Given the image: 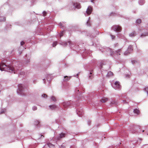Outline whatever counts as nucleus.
<instances>
[{
  "mask_svg": "<svg viewBox=\"0 0 148 148\" xmlns=\"http://www.w3.org/2000/svg\"><path fill=\"white\" fill-rule=\"evenodd\" d=\"M0 70L1 71L9 70L13 71L14 69L13 67L9 65L7 66L4 62H2L0 64Z\"/></svg>",
  "mask_w": 148,
  "mask_h": 148,
  "instance_id": "f257e3e1",
  "label": "nucleus"
},
{
  "mask_svg": "<svg viewBox=\"0 0 148 148\" xmlns=\"http://www.w3.org/2000/svg\"><path fill=\"white\" fill-rule=\"evenodd\" d=\"M112 28L114 31L116 32L120 31L121 30V27L119 25H114Z\"/></svg>",
  "mask_w": 148,
  "mask_h": 148,
  "instance_id": "f03ea898",
  "label": "nucleus"
},
{
  "mask_svg": "<svg viewBox=\"0 0 148 148\" xmlns=\"http://www.w3.org/2000/svg\"><path fill=\"white\" fill-rule=\"evenodd\" d=\"M18 88L20 92H18V93H19L21 95H25L24 94V93L23 91V88L21 84H19L18 85Z\"/></svg>",
  "mask_w": 148,
  "mask_h": 148,
  "instance_id": "7ed1b4c3",
  "label": "nucleus"
},
{
  "mask_svg": "<svg viewBox=\"0 0 148 148\" xmlns=\"http://www.w3.org/2000/svg\"><path fill=\"white\" fill-rule=\"evenodd\" d=\"M92 11V8L91 6H89L87 8L86 13H87L88 15H90Z\"/></svg>",
  "mask_w": 148,
  "mask_h": 148,
  "instance_id": "20e7f679",
  "label": "nucleus"
},
{
  "mask_svg": "<svg viewBox=\"0 0 148 148\" xmlns=\"http://www.w3.org/2000/svg\"><path fill=\"white\" fill-rule=\"evenodd\" d=\"M115 88L116 89H119L121 88V86L120 84V83L119 82H116L114 83Z\"/></svg>",
  "mask_w": 148,
  "mask_h": 148,
  "instance_id": "39448f33",
  "label": "nucleus"
},
{
  "mask_svg": "<svg viewBox=\"0 0 148 148\" xmlns=\"http://www.w3.org/2000/svg\"><path fill=\"white\" fill-rule=\"evenodd\" d=\"M121 52V49H119L115 51L113 53V54L117 56H119L120 55Z\"/></svg>",
  "mask_w": 148,
  "mask_h": 148,
  "instance_id": "423d86ee",
  "label": "nucleus"
},
{
  "mask_svg": "<svg viewBox=\"0 0 148 148\" xmlns=\"http://www.w3.org/2000/svg\"><path fill=\"white\" fill-rule=\"evenodd\" d=\"M108 100V99L105 97H103L101 99V101L102 103H105Z\"/></svg>",
  "mask_w": 148,
  "mask_h": 148,
  "instance_id": "0eeeda50",
  "label": "nucleus"
},
{
  "mask_svg": "<svg viewBox=\"0 0 148 148\" xmlns=\"http://www.w3.org/2000/svg\"><path fill=\"white\" fill-rule=\"evenodd\" d=\"M71 77H68L67 76H65L64 77V79L63 80L65 82L69 80L71 78Z\"/></svg>",
  "mask_w": 148,
  "mask_h": 148,
  "instance_id": "6e6552de",
  "label": "nucleus"
},
{
  "mask_svg": "<svg viewBox=\"0 0 148 148\" xmlns=\"http://www.w3.org/2000/svg\"><path fill=\"white\" fill-rule=\"evenodd\" d=\"M74 5L75 7L76 8L78 9L80 8L81 7L80 4L78 3H75L74 4Z\"/></svg>",
  "mask_w": 148,
  "mask_h": 148,
  "instance_id": "1a4fd4ad",
  "label": "nucleus"
},
{
  "mask_svg": "<svg viewBox=\"0 0 148 148\" xmlns=\"http://www.w3.org/2000/svg\"><path fill=\"white\" fill-rule=\"evenodd\" d=\"M65 134L62 133L60 134V136L58 138V140L60 139V138L65 137Z\"/></svg>",
  "mask_w": 148,
  "mask_h": 148,
  "instance_id": "9d476101",
  "label": "nucleus"
},
{
  "mask_svg": "<svg viewBox=\"0 0 148 148\" xmlns=\"http://www.w3.org/2000/svg\"><path fill=\"white\" fill-rule=\"evenodd\" d=\"M134 113H136L137 114H139L140 113V111L139 110L136 109L134 110Z\"/></svg>",
  "mask_w": 148,
  "mask_h": 148,
  "instance_id": "9b49d317",
  "label": "nucleus"
},
{
  "mask_svg": "<svg viewBox=\"0 0 148 148\" xmlns=\"http://www.w3.org/2000/svg\"><path fill=\"white\" fill-rule=\"evenodd\" d=\"M49 107L51 109L53 110L57 108V106L55 105H52L49 106Z\"/></svg>",
  "mask_w": 148,
  "mask_h": 148,
  "instance_id": "f8f14e48",
  "label": "nucleus"
},
{
  "mask_svg": "<svg viewBox=\"0 0 148 148\" xmlns=\"http://www.w3.org/2000/svg\"><path fill=\"white\" fill-rule=\"evenodd\" d=\"M136 34L135 32H133L132 33H130V36L132 37L135 36L136 35Z\"/></svg>",
  "mask_w": 148,
  "mask_h": 148,
  "instance_id": "ddd939ff",
  "label": "nucleus"
},
{
  "mask_svg": "<svg viewBox=\"0 0 148 148\" xmlns=\"http://www.w3.org/2000/svg\"><path fill=\"white\" fill-rule=\"evenodd\" d=\"M113 73L110 71H109L108 72L107 75L109 77V76H112L113 75Z\"/></svg>",
  "mask_w": 148,
  "mask_h": 148,
  "instance_id": "4468645a",
  "label": "nucleus"
},
{
  "mask_svg": "<svg viewBox=\"0 0 148 148\" xmlns=\"http://www.w3.org/2000/svg\"><path fill=\"white\" fill-rule=\"evenodd\" d=\"M128 50H129L130 52H131V51L133 50V47L132 46H129L128 47Z\"/></svg>",
  "mask_w": 148,
  "mask_h": 148,
  "instance_id": "2eb2a0df",
  "label": "nucleus"
},
{
  "mask_svg": "<svg viewBox=\"0 0 148 148\" xmlns=\"http://www.w3.org/2000/svg\"><path fill=\"white\" fill-rule=\"evenodd\" d=\"M68 43H69V44L70 45L71 43V42L70 41H69L68 42H65L62 44V45L64 46H66Z\"/></svg>",
  "mask_w": 148,
  "mask_h": 148,
  "instance_id": "dca6fc26",
  "label": "nucleus"
},
{
  "mask_svg": "<svg viewBox=\"0 0 148 148\" xmlns=\"http://www.w3.org/2000/svg\"><path fill=\"white\" fill-rule=\"evenodd\" d=\"M130 53V51H129V50H127V51H125L124 52V54L126 56V55H127L128 54H129Z\"/></svg>",
  "mask_w": 148,
  "mask_h": 148,
  "instance_id": "f3484780",
  "label": "nucleus"
},
{
  "mask_svg": "<svg viewBox=\"0 0 148 148\" xmlns=\"http://www.w3.org/2000/svg\"><path fill=\"white\" fill-rule=\"evenodd\" d=\"M63 106H64L65 107H66L67 106H68V103L66 102H64L63 103Z\"/></svg>",
  "mask_w": 148,
  "mask_h": 148,
  "instance_id": "a211bd4d",
  "label": "nucleus"
},
{
  "mask_svg": "<svg viewBox=\"0 0 148 148\" xmlns=\"http://www.w3.org/2000/svg\"><path fill=\"white\" fill-rule=\"evenodd\" d=\"M136 23L138 24H140L141 23V20L140 19H138L136 21Z\"/></svg>",
  "mask_w": 148,
  "mask_h": 148,
  "instance_id": "6ab92c4d",
  "label": "nucleus"
},
{
  "mask_svg": "<svg viewBox=\"0 0 148 148\" xmlns=\"http://www.w3.org/2000/svg\"><path fill=\"white\" fill-rule=\"evenodd\" d=\"M51 99L53 101H56V97L53 96H52Z\"/></svg>",
  "mask_w": 148,
  "mask_h": 148,
  "instance_id": "aec40b11",
  "label": "nucleus"
},
{
  "mask_svg": "<svg viewBox=\"0 0 148 148\" xmlns=\"http://www.w3.org/2000/svg\"><path fill=\"white\" fill-rule=\"evenodd\" d=\"M63 31H62L60 33V37H61L63 35Z\"/></svg>",
  "mask_w": 148,
  "mask_h": 148,
  "instance_id": "412c9836",
  "label": "nucleus"
},
{
  "mask_svg": "<svg viewBox=\"0 0 148 148\" xmlns=\"http://www.w3.org/2000/svg\"><path fill=\"white\" fill-rule=\"evenodd\" d=\"M57 42H54L53 44V47H55L57 45Z\"/></svg>",
  "mask_w": 148,
  "mask_h": 148,
  "instance_id": "4be33fe9",
  "label": "nucleus"
},
{
  "mask_svg": "<svg viewBox=\"0 0 148 148\" xmlns=\"http://www.w3.org/2000/svg\"><path fill=\"white\" fill-rule=\"evenodd\" d=\"M87 24L88 26H90V22L89 20H88L87 23Z\"/></svg>",
  "mask_w": 148,
  "mask_h": 148,
  "instance_id": "5701e85b",
  "label": "nucleus"
},
{
  "mask_svg": "<svg viewBox=\"0 0 148 148\" xmlns=\"http://www.w3.org/2000/svg\"><path fill=\"white\" fill-rule=\"evenodd\" d=\"M47 13L46 12L44 11L43 12V14L44 16H45L46 15Z\"/></svg>",
  "mask_w": 148,
  "mask_h": 148,
  "instance_id": "b1692460",
  "label": "nucleus"
},
{
  "mask_svg": "<svg viewBox=\"0 0 148 148\" xmlns=\"http://www.w3.org/2000/svg\"><path fill=\"white\" fill-rule=\"evenodd\" d=\"M42 96L44 98L46 97H47V95L46 94H43V95H42Z\"/></svg>",
  "mask_w": 148,
  "mask_h": 148,
  "instance_id": "393cba45",
  "label": "nucleus"
},
{
  "mask_svg": "<svg viewBox=\"0 0 148 148\" xmlns=\"http://www.w3.org/2000/svg\"><path fill=\"white\" fill-rule=\"evenodd\" d=\"M5 112V111L4 110H1V114H3V113H4V112Z\"/></svg>",
  "mask_w": 148,
  "mask_h": 148,
  "instance_id": "a878e982",
  "label": "nucleus"
},
{
  "mask_svg": "<svg viewBox=\"0 0 148 148\" xmlns=\"http://www.w3.org/2000/svg\"><path fill=\"white\" fill-rule=\"evenodd\" d=\"M132 63L133 64L136 63L137 62L136 61V60H133L132 61Z\"/></svg>",
  "mask_w": 148,
  "mask_h": 148,
  "instance_id": "bb28decb",
  "label": "nucleus"
},
{
  "mask_svg": "<svg viewBox=\"0 0 148 148\" xmlns=\"http://www.w3.org/2000/svg\"><path fill=\"white\" fill-rule=\"evenodd\" d=\"M24 72H21L20 74V75H23L24 74Z\"/></svg>",
  "mask_w": 148,
  "mask_h": 148,
  "instance_id": "cd10ccee",
  "label": "nucleus"
},
{
  "mask_svg": "<svg viewBox=\"0 0 148 148\" xmlns=\"http://www.w3.org/2000/svg\"><path fill=\"white\" fill-rule=\"evenodd\" d=\"M33 110H35L37 109V108L36 107H34L33 108Z\"/></svg>",
  "mask_w": 148,
  "mask_h": 148,
  "instance_id": "c85d7f7f",
  "label": "nucleus"
},
{
  "mask_svg": "<svg viewBox=\"0 0 148 148\" xmlns=\"http://www.w3.org/2000/svg\"><path fill=\"white\" fill-rule=\"evenodd\" d=\"M24 43H25L23 41H22L21 42V45H23L24 44Z\"/></svg>",
  "mask_w": 148,
  "mask_h": 148,
  "instance_id": "c756f323",
  "label": "nucleus"
},
{
  "mask_svg": "<svg viewBox=\"0 0 148 148\" xmlns=\"http://www.w3.org/2000/svg\"><path fill=\"white\" fill-rule=\"evenodd\" d=\"M59 25L60 26L64 27V26L63 25V24L61 23H59Z\"/></svg>",
  "mask_w": 148,
  "mask_h": 148,
  "instance_id": "7c9ffc66",
  "label": "nucleus"
},
{
  "mask_svg": "<svg viewBox=\"0 0 148 148\" xmlns=\"http://www.w3.org/2000/svg\"><path fill=\"white\" fill-rule=\"evenodd\" d=\"M145 90L147 92V93L148 94V88H145Z\"/></svg>",
  "mask_w": 148,
  "mask_h": 148,
  "instance_id": "2f4dec72",
  "label": "nucleus"
},
{
  "mask_svg": "<svg viewBox=\"0 0 148 148\" xmlns=\"http://www.w3.org/2000/svg\"><path fill=\"white\" fill-rule=\"evenodd\" d=\"M116 103L114 101H113V102H111V104H114V103Z\"/></svg>",
  "mask_w": 148,
  "mask_h": 148,
  "instance_id": "473e14b6",
  "label": "nucleus"
},
{
  "mask_svg": "<svg viewBox=\"0 0 148 148\" xmlns=\"http://www.w3.org/2000/svg\"><path fill=\"white\" fill-rule=\"evenodd\" d=\"M112 39H113L114 38L115 36H112Z\"/></svg>",
  "mask_w": 148,
  "mask_h": 148,
  "instance_id": "72a5a7b5",
  "label": "nucleus"
},
{
  "mask_svg": "<svg viewBox=\"0 0 148 148\" xmlns=\"http://www.w3.org/2000/svg\"><path fill=\"white\" fill-rule=\"evenodd\" d=\"M148 33H146V34L145 35H144V36H148Z\"/></svg>",
  "mask_w": 148,
  "mask_h": 148,
  "instance_id": "f704fd0d",
  "label": "nucleus"
},
{
  "mask_svg": "<svg viewBox=\"0 0 148 148\" xmlns=\"http://www.w3.org/2000/svg\"><path fill=\"white\" fill-rule=\"evenodd\" d=\"M101 67L102 68V66L103 65V63H102V64H101Z\"/></svg>",
  "mask_w": 148,
  "mask_h": 148,
  "instance_id": "c9c22d12",
  "label": "nucleus"
},
{
  "mask_svg": "<svg viewBox=\"0 0 148 148\" xmlns=\"http://www.w3.org/2000/svg\"><path fill=\"white\" fill-rule=\"evenodd\" d=\"M89 77L91 79H92V78L91 77V76H89Z\"/></svg>",
  "mask_w": 148,
  "mask_h": 148,
  "instance_id": "e433bc0d",
  "label": "nucleus"
},
{
  "mask_svg": "<svg viewBox=\"0 0 148 148\" xmlns=\"http://www.w3.org/2000/svg\"><path fill=\"white\" fill-rule=\"evenodd\" d=\"M92 72H90V74H91H91H92Z\"/></svg>",
  "mask_w": 148,
  "mask_h": 148,
  "instance_id": "4c0bfd02",
  "label": "nucleus"
},
{
  "mask_svg": "<svg viewBox=\"0 0 148 148\" xmlns=\"http://www.w3.org/2000/svg\"><path fill=\"white\" fill-rule=\"evenodd\" d=\"M94 0H91V2H93V1H94Z\"/></svg>",
  "mask_w": 148,
  "mask_h": 148,
  "instance_id": "58836bf2",
  "label": "nucleus"
},
{
  "mask_svg": "<svg viewBox=\"0 0 148 148\" xmlns=\"http://www.w3.org/2000/svg\"><path fill=\"white\" fill-rule=\"evenodd\" d=\"M144 132V130H143V132Z\"/></svg>",
  "mask_w": 148,
  "mask_h": 148,
  "instance_id": "ea45409f",
  "label": "nucleus"
}]
</instances>
